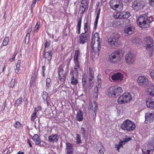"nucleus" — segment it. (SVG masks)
<instances>
[{
  "label": "nucleus",
  "instance_id": "21",
  "mask_svg": "<svg viewBox=\"0 0 154 154\" xmlns=\"http://www.w3.org/2000/svg\"><path fill=\"white\" fill-rule=\"evenodd\" d=\"M59 137L57 134L51 135L48 137V140L50 142H56L58 141Z\"/></svg>",
  "mask_w": 154,
  "mask_h": 154
},
{
  "label": "nucleus",
  "instance_id": "61",
  "mask_svg": "<svg viewBox=\"0 0 154 154\" xmlns=\"http://www.w3.org/2000/svg\"><path fill=\"white\" fill-rule=\"evenodd\" d=\"M149 3L151 6L154 7V0H149Z\"/></svg>",
  "mask_w": 154,
  "mask_h": 154
},
{
  "label": "nucleus",
  "instance_id": "22",
  "mask_svg": "<svg viewBox=\"0 0 154 154\" xmlns=\"http://www.w3.org/2000/svg\"><path fill=\"white\" fill-rule=\"evenodd\" d=\"M121 16L122 18H128L130 16V13L129 12L126 11V12H124L123 11L121 12ZM126 21L128 22L129 21V20L128 19H126L125 20Z\"/></svg>",
  "mask_w": 154,
  "mask_h": 154
},
{
  "label": "nucleus",
  "instance_id": "54",
  "mask_svg": "<svg viewBox=\"0 0 154 154\" xmlns=\"http://www.w3.org/2000/svg\"><path fill=\"white\" fill-rule=\"evenodd\" d=\"M150 74L152 80L154 82V70H152L150 71Z\"/></svg>",
  "mask_w": 154,
  "mask_h": 154
},
{
  "label": "nucleus",
  "instance_id": "44",
  "mask_svg": "<svg viewBox=\"0 0 154 154\" xmlns=\"http://www.w3.org/2000/svg\"><path fill=\"white\" fill-rule=\"evenodd\" d=\"M81 134L82 135V137L85 138L86 137L85 134V129L83 128H81V130L80 131Z\"/></svg>",
  "mask_w": 154,
  "mask_h": 154
},
{
  "label": "nucleus",
  "instance_id": "42",
  "mask_svg": "<svg viewBox=\"0 0 154 154\" xmlns=\"http://www.w3.org/2000/svg\"><path fill=\"white\" fill-rule=\"evenodd\" d=\"M22 101V99L21 98H19L15 102V106H17Z\"/></svg>",
  "mask_w": 154,
  "mask_h": 154
},
{
  "label": "nucleus",
  "instance_id": "43",
  "mask_svg": "<svg viewBox=\"0 0 154 154\" xmlns=\"http://www.w3.org/2000/svg\"><path fill=\"white\" fill-rule=\"evenodd\" d=\"M127 136H126V137L124 139H123V140L122 141V143H123V144H125V143H127L131 140V137H129L127 138Z\"/></svg>",
  "mask_w": 154,
  "mask_h": 154
},
{
  "label": "nucleus",
  "instance_id": "30",
  "mask_svg": "<svg viewBox=\"0 0 154 154\" xmlns=\"http://www.w3.org/2000/svg\"><path fill=\"white\" fill-rule=\"evenodd\" d=\"M154 149V147L152 146L150 149L142 150V153L143 154H152Z\"/></svg>",
  "mask_w": 154,
  "mask_h": 154
},
{
  "label": "nucleus",
  "instance_id": "1",
  "mask_svg": "<svg viewBox=\"0 0 154 154\" xmlns=\"http://www.w3.org/2000/svg\"><path fill=\"white\" fill-rule=\"evenodd\" d=\"M148 14H146L138 18L137 24L141 28H145L149 26V24L153 21L152 16L147 17Z\"/></svg>",
  "mask_w": 154,
  "mask_h": 154
},
{
  "label": "nucleus",
  "instance_id": "35",
  "mask_svg": "<svg viewBox=\"0 0 154 154\" xmlns=\"http://www.w3.org/2000/svg\"><path fill=\"white\" fill-rule=\"evenodd\" d=\"M35 111L32 114L31 116V120L32 121H34L35 119L36 118L37 116H36V113L38 112V110H35Z\"/></svg>",
  "mask_w": 154,
  "mask_h": 154
},
{
  "label": "nucleus",
  "instance_id": "48",
  "mask_svg": "<svg viewBox=\"0 0 154 154\" xmlns=\"http://www.w3.org/2000/svg\"><path fill=\"white\" fill-rule=\"evenodd\" d=\"M94 95L96 97H97L98 96V88L97 87H95L94 89Z\"/></svg>",
  "mask_w": 154,
  "mask_h": 154
},
{
  "label": "nucleus",
  "instance_id": "17",
  "mask_svg": "<svg viewBox=\"0 0 154 154\" xmlns=\"http://www.w3.org/2000/svg\"><path fill=\"white\" fill-rule=\"evenodd\" d=\"M66 154H72L73 152V145L69 143H66Z\"/></svg>",
  "mask_w": 154,
  "mask_h": 154
},
{
  "label": "nucleus",
  "instance_id": "60",
  "mask_svg": "<svg viewBox=\"0 0 154 154\" xmlns=\"http://www.w3.org/2000/svg\"><path fill=\"white\" fill-rule=\"evenodd\" d=\"M101 75L100 74H98L97 76V79L98 84H100L101 83Z\"/></svg>",
  "mask_w": 154,
  "mask_h": 154
},
{
  "label": "nucleus",
  "instance_id": "16",
  "mask_svg": "<svg viewBox=\"0 0 154 154\" xmlns=\"http://www.w3.org/2000/svg\"><path fill=\"white\" fill-rule=\"evenodd\" d=\"M44 57L46 58L48 60L50 61L52 58V53L51 51H49L47 52L46 51V49H45L43 52Z\"/></svg>",
  "mask_w": 154,
  "mask_h": 154
},
{
  "label": "nucleus",
  "instance_id": "7",
  "mask_svg": "<svg viewBox=\"0 0 154 154\" xmlns=\"http://www.w3.org/2000/svg\"><path fill=\"white\" fill-rule=\"evenodd\" d=\"M94 42L93 45V50H91L90 52L91 55L92 56H94L95 59H97L98 57L100 45V42Z\"/></svg>",
  "mask_w": 154,
  "mask_h": 154
},
{
  "label": "nucleus",
  "instance_id": "29",
  "mask_svg": "<svg viewBox=\"0 0 154 154\" xmlns=\"http://www.w3.org/2000/svg\"><path fill=\"white\" fill-rule=\"evenodd\" d=\"M146 91L151 96L154 95V85H151V88H148Z\"/></svg>",
  "mask_w": 154,
  "mask_h": 154
},
{
  "label": "nucleus",
  "instance_id": "41",
  "mask_svg": "<svg viewBox=\"0 0 154 154\" xmlns=\"http://www.w3.org/2000/svg\"><path fill=\"white\" fill-rule=\"evenodd\" d=\"M88 76L94 77V72L93 71V69L91 67L89 68V74Z\"/></svg>",
  "mask_w": 154,
  "mask_h": 154
},
{
  "label": "nucleus",
  "instance_id": "38",
  "mask_svg": "<svg viewBox=\"0 0 154 154\" xmlns=\"http://www.w3.org/2000/svg\"><path fill=\"white\" fill-rule=\"evenodd\" d=\"M121 14V12L115 13L113 15V17L114 18L117 19L122 18V17H121L122 15Z\"/></svg>",
  "mask_w": 154,
  "mask_h": 154
},
{
  "label": "nucleus",
  "instance_id": "45",
  "mask_svg": "<svg viewBox=\"0 0 154 154\" xmlns=\"http://www.w3.org/2000/svg\"><path fill=\"white\" fill-rule=\"evenodd\" d=\"M15 79H12L11 82L9 84V86L10 88H13L15 85Z\"/></svg>",
  "mask_w": 154,
  "mask_h": 154
},
{
  "label": "nucleus",
  "instance_id": "3",
  "mask_svg": "<svg viewBox=\"0 0 154 154\" xmlns=\"http://www.w3.org/2000/svg\"><path fill=\"white\" fill-rule=\"evenodd\" d=\"M122 91V88L117 86H112L107 90L108 95L112 97L120 95Z\"/></svg>",
  "mask_w": 154,
  "mask_h": 154
},
{
  "label": "nucleus",
  "instance_id": "37",
  "mask_svg": "<svg viewBox=\"0 0 154 154\" xmlns=\"http://www.w3.org/2000/svg\"><path fill=\"white\" fill-rule=\"evenodd\" d=\"M42 97L43 100H44L46 101L47 103V104H48V102L47 101V99L48 97V93L46 92H43L42 95Z\"/></svg>",
  "mask_w": 154,
  "mask_h": 154
},
{
  "label": "nucleus",
  "instance_id": "10",
  "mask_svg": "<svg viewBox=\"0 0 154 154\" xmlns=\"http://www.w3.org/2000/svg\"><path fill=\"white\" fill-rule=\"evenodd\" d=\"M145 122L146 124H149L154 121V111L146 113Z\"/></svg>",
  "mask_w": 154,
  "mask_h": 154
},
{
  "label": "nucleus",
  "instance_id": "62",
  "mask_svg": "<svg viewBox=\"0 0 154 154\" xmlns=\"http://www.w3.org/2000/svg\"><path fill=\"white\" fill-rule=\"evenodd\" d=\"M32 31V27L31 26H29L27 29V34H30Z\"/></svg>",
  "mask_w": 154,
  "mask_h": 154
},
{
  "label": "nucleus",
  "instance_id": "11",
  "mask_svg": "<svg viewBox=\"0 0 154 154\" xmlns=\"http://www.w3.org/2000/svg\"><path fill=\"white\" fill-rule=\"evenodd\" d=\"M137 82L140 85H147L149 84H150L151 82L146 79L145 76H140L137 79Z\"/></svg>",
  "mask_w": 154,
  "mask_h": 154
},
{
  "label": "nucleus",
  "instance_id": "28",
  "mask_svg": "<svg viewBox=\"0 0 154 154\" xmlns=\"http://www.w3.org/2000/svg\"><path fill=\"white\" fill-rule=\"evenodd\" d=\"M81 23H82V18L81 17L80 19L78 21L77 24L76 26V32L78 34H79L80 33Z\"/></svg>",
  "mask_w": 154,
  "mask_h": 154
},
{
  "label": "nucleus",
  "instance_id": "63",
  "mask_svg": "<svg viewBox=\"0 0 154 154\" xmlns=\"http://www.w3.org/2000/svg\"><path fill=\"white\" fill-rule=\"evenodd\" d=\"M16 55V54L14 55L12 57V58H10V59H9V61H10V62H12L14 61V60L15 58V57Z\"/></svg>",
  "mask_w": 154,
  "mask_h": 154
},
{
  "label": "nucleus",
  "instance_id": "18",
  "mask_svg": "<svg viewBox=\"0 0 154 154\" xmlns=\"http://www.w3.org/2000/svg\"><path fill=\"white\" fill-rule=\"evenodd\" d=\"M123 75L119 72L114 74L111 78L113 80L119 81H120L123 79Z\"/></svg>",
  "mask_w": 154,
  "mask_h": 154
},
{
  "label": "nucleus",
  "instance_id": "32",
  "mask_svg": "<svg viewBox=\"0 0 154 154\" xmlns=\"http://www.w3.org/2000/svg\"><path fill=\"white\" fill-rule=\"evenodd\" d=\"M80 6L83 8L86 9L88 7V2L87 0H82Z\"/></svg>",
  "mask_w": 154,
  "mask_h": 154
},
{
  "label": "nucleus",
  "instance_id": "40",
  "mask_svg": "<svg viewBox=\"0 0 154 154\" xmlns=\"http://www.w3.org/2000/svg\"><path fill=\"white\" fill-rule=\"evenodd\" d=\"M76 142L77 144H79L81 143V136L79 134H76Z\"/></svg>",
  "mask_w": 154,
  "mask_h": 154
},
{
  "label": "nucleus",
  "instance_id": "2",
  "mask_svg": "<svg viewBox=\"0 0 154 154\" xmlns=\"http://www.w3.org/2000/svg\"><path fill=\"white\" fill-rule=\"evenodd\" d=\"M135 124L129 119L125 120L121 126L123 130L128 132L133 131L135 129Z\"/></svg>",
  "mask_w": 154,
  "mask_h": 154
},
{
  "label": "nucleus",
  "instance_id": "64",
  "mask_svg": "<svg viewBox=\"0 0 154 154\" xmlns=\"http://www.w3.org/2000/svg\"><path fill=\"white\" fill-rule=\"evenodd\" d=\"M94 77L88 76V79L89 81H94Z\"/></svg>",
  "mask_w": 154,
  "mask_h": 154
},
{
  "label": "nucleus",
  "instance_id": "14",
  "mask_svg": "<svg viewBox=\"0 0 154 154\" xmlns=\"http://www.w3.org/2000/svg\"><path fill=\"white\" fill-rule=\"evenodd\" d=\"M87 32L82 33L79 36V42L81 44H84L88 41V34Z\"/></svg>",
  "mask_w": 154,
  "mask_h": 154
},
{
  "label": "nucleus",
  "instance_id": "4",
  "mask_svg": "<svg viewBox=\"0 0 154 154\" xmlns=\"http://www.w3.org/2000/svg\"><path fill=\"white\" fill-rule=\"evenodd\" d=\"M123 55L122 52L116 51L110 54L108 57V59L111 63H117L121 60Z\"/></svg>",
  "mask_w": 154,
  "mask_h": 154
},
{
  "label": "nucleus",
  "instance_id": "53",
  "mask_svg": "<svg viewBox=\"0 0 154 154\" xmlns=\"http://www.w3.org/2000/svg\"><path fill=\"white\" fill-rule=\"evenodd\" d=\"M15 127L17 128H19L21 127V124L19 122H17L14 125Z\"/></svg>",
  "mask_w": 154,
  "mask_h": 154
},
{
  "label": "nucleus",
  "instance_id": "20",
  "mask_svg": "<svg viewBox=\"0 0 154 154\" xmlns=\"http://www.w3.org/2000/svg\"><path fill=\"white\" fill-rule=\"evenodd\" d=\"M134 29L132 26H127L124 29V32L126 34L130 35L133 32Z\"/></svg>",
  "mask_w": 154,
  "mask_h": 154
},
{
  "label": "nucleus",
  "instance_id": "24",
  "mask_svg": "<svg viewBox=\"0 0 154 154\" xmlns=\"http://www.w3.org/2000/svg\"><path fill=\"white\" fill-rule=\"evenodd\" d=\"M83 113L81 110H79L78 111L76 114V119L79 121H82L83 120Z\"/></svg>",
  "mask_w": 154,
  "mask_h": 154
},
{
  "label": "nucleus",
  "instance_id": "19",
  "mask_svg": "<svg viewBox=\"0 0 154 154\" xmlns=\"http://www.w3.org/2000/svg\"><path fill=\"white\" fill-rule=\"evenodd\" d=\"M146 105L148 108L154 109V100L151 98H147L146 100Z\"/></svg>",
  "mask_w": 154,
  "mask_h": 154
},
{
  "label": "nucleus",
  "instance_id": "34",
  "mask_svg": "<svg viewBox=\"0 0 154 154\" xmlns=\"http://www.w3.org/2000/svg\"><path fill=\"white\" fill-rule=\"evenodd\" d=\"M80 51L78 50H77L75 51V54L74 55L73 60H78L79 57L80 55Z\"/></svg>",
  "mask_w": 154,
  "mask_h": 154
},
{
  "label": "nucleus",
  "instance_id": "57",
  "mask_svg": "<svg viewBox=\"0 0 154 154\" xmlns=\"http://www.w3.org/2000/svg\"><path fill=\"white\" fill-rule=\"evenodd\" d=\"M94 86V81H89L88 86L90 88H92Z\"/></svg>",
  "mask_w": 154,
  "mask_h": 154
},
{
  "label": "nucleus",
  "instance_id": "50",
  "mask_svg": "<svg viewBox=\"0 0 154 154\" xmlns=\"http://www.w3.org/2000/svg\"><path fill=\"white\" fill-rule=\"evenodd\" d=\"M122 144H123V143H122V141H121L119 143L118 145H116V147L117 148L116 150L118 151H119V149L120 147H121L122 146Z\"/></svg>",
  "mask_w": 154,
  "mask_h": 154
},
{
  "label": "nucleus",
  "instance_id": "49",
  "mask_svg": "<svg viewBox=\"0 0 154 154\" xmlns=\"http://www.w3.org/2000/svg\"><path fill=\"white\" fill-rule=\"evenodd\" d=\"M40 25V23L39 22H38L35 25V26L34 28V32H35L36 31L37 32L38 28L39 26V25Z\"/></svg>",
  "mask_w": 154,
  "mask_h": 154
},
{
  "label": "nucleus",
  "instance_id": "51",
  "mask_svg": "<svg viewBox=\"0 0 154 154\" xmlns=\"http://www.w3.org/2000/svg\"><path fill=\"white\" fill-rule=\"evenodd\" d=\"M51 80L49 78H47L46 81V86L47 87H49L50 85V83L51 82Z\"/></svg>",
  "mask_w": 154,
  "mask_h": 154
},
{
  "label": "nucleus",
  "instance_id": "36",
  "mask_svg": "<svg viewBox=\"0 0 154 154\" xmlns=\"http://www.w3.org/2000/svg\"><path fill=\"white\" fill-rule=\"evenodd\" d=\"M100 38L99 37V34L97 32H96L94 35V42L95 41H97V42H99Z\"/></svg>",
  "mask_w": 154,
  "mask_h": 154
},
{
  "label": "nucleus",
  "instance_id": "46",
  "mask_svg": "<svg viewBox=\"0 0 154 154\" xmlns=\"http://www.w3.org/2000/svg\"><path fill=\"white\" fill-rule=\"evenodd\" d=\"M9 41V38L8 37H6L4 38V39L3 42V45L4 46H6L7 45L8 42Z\"/></svg>",
  "mask_w": 154,
  "mask_h": 154
},
{
  "label": "nucleus",
  "instance_id": "25",
  "mask_svg": "<svg viewBox=\"0 0 154 154\" xmlns=\"http://www.w3.org/2000/svg\"><path fill=\"white\" fill-rule=\"evenodd\" d=\"M71 77V83L72 85H76L78 82V77L70 76Z\"/></svg>",
  "mask_w": 154,
  "mask_h": 154
},
{
  "label": "nucleus",
  "instance_id": "59",
  "mask_svg": "<svg viewBox=\"0 0 154 154\" xmlns=\"http://www.w3.org/2000/svg\"><path fill=\"white\" fill-rule=\"evenodd\" d=\"M50 43L49 42H47V41H46L45 42V44H44L45 48V49L48 47H49V46H50Z\"/></svg>",
  "mask_w": 154,
  "mask_h": 154
},
{
  "label": "nucleus",
  "instance_id": "39",
  "mask_svg": "<svg viewBox=\"0 0 154 154\" xmlns=\"http://www.w3.org/2000/svg\"><path fill=\"white\" fill-rule=\"evenodd\" d=\"M74 62L75 66L74 68H75L77 69H79V64L80 62L78 60H74Z\"/></svg>",
  "mask_w": 154,
  "mask_h": 154
},
{
  "label": "nucleus",
  "instance_id": "23",
  "mask_svg": "<svg viewBox=\"0 0 154 154\" xmlns=\"http://www.w3.org/2000/svg\"><path fill=\"white\" fill-rule=\"evenodd\" d=\"M32 139L36 145L39 144L41 143L40 138L37 134H34Z\"/></svg>",
  "mask_w": 154,
  "mask_h": 154
},
{
  "label": "nucleus",
  "instance_id": "55",
  "mask_svg": "<svg viewBox=\"0 0 154 154\" xmlns=\"http://www.w3.org/2000/svg\"><path fill=\"white\" fill-rule=\"evenodd\" d=\"M30 38V34H27L25 38V43H26V41L27 43L28 42Z\"/></svg>",
  "mask_w": 154,
  "mask_h": 154
},
{
  "label": "nucleus",
  "instance_id": "6",
  "mask_svg": "<svg viewBox=\"0 0 154 154\" xmlns=\"http://www.w3.org/2000/svg\"><path fill=\"white\" fill-rule=\"evenodd\" d=\"M131 98L132 97L129 93H124L118 99L117 102L119 104H124L129 102Z\"/></svg>",
  "mask_w": 154,
  "mask_h": 154
},
{
  "label": "nucleus",
  "instance_id": "13",
  "mask_svg": "<svg viewBox=\"0 0 154 154\" xmlns=\"http://www.w3.org/2000/svg\"><path fill=\"white\" fill-rule=\"evenodd\" d=\"M134 55L132 54L131 52H129L126 55L125 60L126 63L131 64L133 63L134 61Z\"/></svg>",
  "mask_w": 154,
  "mask_h": 154
},
{
  "label": "nucleus",
  "instance_id": "9",
  "mask_svg": "<svg viewBox=\"0 0 154 154\" xmlns=\"http://www.w3.org/2000/svg\"><path fill=\"white\" fill-rule=\"evenodd\" d=\"M109 4L111 8L117 11L119 10H122L123 7V5L121 2H117L115 0L110 1Z\"/></svg>",
  "mask_w": 154,
  "mask_h": 154
},
{
  "label": "nucleus",
  "instance_id": "27",
  "mask_svg": "<svg viewBox=\"0 0 154 154\" xmlns=\"http://www.w3.org/2000/svg\"><path fill=\"white\" fill-rule=\"evenodd\" d=\"M100 11V8H99L97 11L96 17L94 22V29H96L97 28V24L98 23V19L99 17Z\"/></svg>",
  "mask_w": 154,
  "mask_h": 154
},
{
  "label": "nucleus",
  "instance_id": "12",
  "mask_svg": "<svg viewBox=\"0 0 154 154\" xmlns=\"http://www.w3.org/2000/svg\"><path fill=\"white\" fill-rule=\"evenodd\" d=\"M153 43H149L146 45V54L149 57H151L152 55V52L154 51Z\"/></svg>",
  "mask_w": 154,
  "mask_h": 154
},
{
  "label": "nucleus",
  "instance_id": "5",
  "mask_svg": "<svg viewBox=\"0 0 154 154\" xmlns=\"http://www.w3.org/2000/svg\"><path fill=\"white\" fill-rule=\"evenodd\" d=\"M66 66V69L68 70L69 66V63L64 62L60 65L58 68V75L60 77V80L62 82H64L66 79L65 76L64 71L63 69V67Z\"/></svg>",
  "mask_w": 154,
  "mask_h": 154
},
{
  "label": "nucleus",
  "instance_id": "47",
  "mask_svg": "<svg viewBox=\"0 0 154 154\" xmlns=\"http://www.w3.org/2000/svg\"><path fill=\"white\" fill-rule=\"evenodd\" d=\"M88 21L84 23V29L85 32H87L88 31Z\"/></svg>",
  "mask_w": 154,
  "mask_h": 154
},
{
  "label": "nucleus",
  "instance_id": "31",
  "mask_svg": "<svg viewBox=\"0 0 154 154\" xmlns=\"http://www.w3.org/2000/svg\"><path fill=\"white\" fill-rule=\"evenodd\" d=\"M121 37L120 35L117 32H114L112 33V36L111 37L113 38L118 40Z\"/></svg>",
  "mask_w": 154,
  "mask_h": 154
},
{
  "label": "nucleus",
  "instance_id": "56",
  "mask_svg": "<svg viewBox=\"0 0 154 154\" xmlns=\"http://www.w3.org/2000/svg\"><path fill=\"white\" fill-rule=\"evenodd\" d=\"M36 77V75L35 73L33 74L32 75V78L31 80V82L33 83Z\"/></svg>",
  "mask_w": 154,
  "mask_h": 154
},
{
  "label": "nucleus",
  "instance_id": "8",
  "mask_svg": "<svg viewBox=\"0 0 154 154\" xmlns=\"http://www.w3.org/2000/svg\"><path fill=\"white\" fill-rule=\"evenodd\" d=\"M132 4V8L137 11L143 8L146 5L145 2L140 0H136L133 2Z\"/></svg>",
  "mask_w": 154,
  "mask_h": 154
},
{
  "label": "nucleus",
  "instance_id": "52",
  "mask_svg": "<svg viewBox=\"0 0 154 154\" xmlns=\"http://www.w3.org/2000/svg\"><path fill=\"white\" fill-rule=\"evenodd\" d=\"M87 79L86 78L83 77L82 78V85L84 87L85 85L86 84L87 82Z\"/></svg>",
  "mask_w": 154,
  "mask_h": 154
},
{
  "label": "nucleus",
  "instance_id": "15",
  "mask_svg": "<svg viewBox=\"0 0 154 154\" xmlns=\"http://www.w3.org/2000/svg\"><path fill=\"white\" fill-rule=\"evenodd\" d=\"M108 42V44L112 47H117L119 44L118 40H117L112 37L109 38Z\"/></svg>",
  "mask_w": 154,
  "mask_h": 154
},
{
  "label": "nucleus",
  "instance_id": "58",
  "mask_svg": "<svg viewBox=\"0 0 154 154\" xmlns=\"http://www.w3.org/2000/svg\"><path fill=\"white\" fill-rule=\"evenodd\" d=\"M100 147V149H99V154H104L103 147L102 146H101Z\"/></svg>",
  "mask_w": 154,
  "mask_h": 154
},
{
  "label": "nucleus",
  "instance_id": "33",
  "mask_svg": "<svg viewBox=\"0 0 154 154\" xmlns=\"http://www.w3.org/2000/svg\"><path fill=\"white\" fill-rule=\"evenodd\" d=\"M144 40L146 43V44L149 43H153V39L150 36L146 37L144 39Z\"/></svg>",
  "mask_w": 154,
  "mask_h": 154
},
{
  "label": "nucleus",
  "instance_id": "26",
  "mask_svg": "<svg viewBox=\"0 0 154 154\" xmlns=\"http://www.w3.org/2000/svg\"><path fill=\"white\" fill-rule=\"evenodd\" d=\"M78 69L75 68H73L71 71L70 73V76H79Z\"/></svg>",
  "mask_w": 154,
  "mask_h": 154
}]
</instances>
